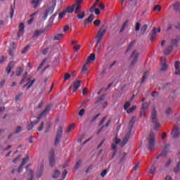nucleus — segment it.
I'll use <instances>...</instances> for the list:
<instances>
[{"label":"nucleus","mask_w":180,"mask_h":180,"mask_svg":"<svg viewBox=\"0 0 180 180\" xmlns=\"http://www.w3.org/2000/svg\"><path fill=\"white\" fill-rule=\"evenodd\" d=\"M151 119H152V123L154 124V128L155 130H158L160 127H161V124L158 123V120L157 119V110L154 108L151 113Z\"/></svg>","instance_id":"2"},{"label":"nucleus","mask_w":180,"mask_h":180,"mask_svg":"<svg viewBox=\"0 0 180 180\" xmlns=\"http://www.w3.org/2000/svg\"><path fill=\"white\" fill-rule=\"evenodd\" d=\"M134 43H136V41H132L129 43L126 53H129V51L131 50V49L133 48V46L134 45Z\"/></svg>","instance_id":"29"},{"label":"nucleus","mask_w":180,"mask_h":180,"mask_svg":"<svg viewBox=\"0 0 180 180\" xmlns=\"http://www.w3.org/2000/svg\"><path fill=\"white\" fill-rule=\"evenodd\" d=\"M171 134L173 139H178L180 135L179 127H175L174 129L172 130Z\"/></svg>","instance_id":"12"},{"label":"nucleus","mask_w":180,"mask_h":180,"mask_svg":"<svg viewBox=\"0 0 180 180\" xmlns=\"http://www.w3.org/2000/svg\"><path fill=\"white\" fill-rule=\"evenodd\" d=\"M61 137H63V127L60 126L58 129L56 138L55 139V146H58L60 141H61Z\"/></svg>","instance_id":"4"},{"label":"nucleus","mask_w":180,"mask_h":180,"mask_svg":"<svg viewBox=\"0 0 180 180\" xmlns=\"http://www.w3.org/2000/svg\"><path fill=\"white\" fill-rule=\"evenodd\" d=\"M13 67H15V62L14 61L10 62L7 68H6V72H7L8 75H9L11 72H12V68H13Z\"/></svg>","instance_id":"14"},{"label":"nucleus","mask_w":180,"mask_h":180,"mask_svg":"<svg viewBox=\"0 0 180 180\" xmlns=\"http://www.w3.org/2000/svg\"><path fill=\"white\" fill-rule=\"evenodd\" d=\"M64 16H65V12H62V13H59V19H63V18H64Z\"/></svg>","instance_id":"64"},{"label":"nucleus","mask_w":180,"mask_h":180,"mask_svg":"<svg viewBox=\"0 0 180 180\" xmlns=\"http://www.w3.org/2000/svg\"><path fill=\"white\" fill-rule=\"evenodd\" d=\"M172 112V109L171 108H167V110H165V114L166 115H169Z\"/></svg>","instance_id":"56"},{"label":"nucleus","mask_w":180,"mask_h":180,"mask_svg":"<svg viewBox=\"0 0 180 180\" xmlns=\"http://www.w3.org/2000/svg\"><path fill=\"white\" fill-rule=\"evenodd\" d=\"M130 105H131V102L127 101L124 105V110H127L130 108Z\"/></svg>","instance_id":"36"},{"label":"nucleus","mask_w":180,"mask_h":180,"mask_svg":"<svg viewBox=\"0 0 180 180\" xmlns=\"http://www.w3.org/2000/svg\"><path fill=\"white\" fill-rule=\"evenodd\" d=\"M150 175H155L157 174V169L155 168V166L152 165L150 169H149V172Z\"/></svg>","instance_id":"20"},{"label":"nucleus","mask_w":180,"mask_h":180,"mask_svg":"<svg viewBox=\"0 0 180 180\" xmlns=\"http://www.w3.org/2000/svg\"><path fill=\"white\" fill-rule=\"evenodd\" d=\"M75 127V125L74 124H71L68 128V130L66 131V133H70V131H71V130H73Z\"/></svg>","instance_id":"51"},{"label":"nucleus","mask_w":180,"mask_h":180,"mask_svg":"<svg viewBox=\"0 0 180 180\" xmlns=\"http://www.w3.org/2000/svg\"><path fill=\"white\" fill-rule=\"evenodd\" d=\"M60 174L61 173L60 172V171L56 170L54 172L53 175L52 176V178H53L54 179H57V178H58V176H60Z\"/></svg>","instance_id":"33"},{"label":"nucleus","mask_w":180,"mask_h":180,"mask_svg":"<svg viewBox=\"0 0 180 180\" xmlns=\"http://www.w3.org/2000/svg\"><path fill=\"white\" fill-rule=\"evenodd\" d=\"M82 11V6H75V13L77 15V13H79Z\"/></svg>","instance_id":"24"},{"label":"nucleus","mask_w":180,"mask_h":180,"mask_svg":"<svg viewBox=\"0 0 180 180\" xmlns=\"http://www.w3.org/2000/svg\"><path fill=\"white\" fill-rule=\"evenodd\" d=\"M49 164L51 167H54V165H56V155L54 150H52L49 155Z\"/></svg>","instance_id":"11"},{"label":"nucleus","mask_w":180,"mask_h":180,"mask_svg":"<svg viewBox=\"0 0 180 180\" xmlns=\"http://www.w3.org/2000/svg\"><path fill=\"white\" fill-rule=\"evenodd\" d=\"M94 26H99V25H101V20H96L94 22Z\"/></svg>","instance_id":"55"},{"label":"nucleus","mask_w":180,"mask_h":180,"mask_svg":"<svg viewBox=\"0 0 180 180\" xmlns=\"http://www.w3.org/2000/svg\"><path fill=\"white\" fill-rule=\"evenodd\" d=\"M139 56H140V53L137 52V51H134L131 55V58H133L132 62H131V65H134L136 63H137V60H139Z\"/></svg>","instance_id":"9"},{"label":"nucleus","mask_w":180,"mask_h":180,"mask_svg":"<svg viewBox=\"0 0 180 180\" xmlns=\"http://www.w3.org/2000/svg\"><path fill=\"white\" fill-rule=\"evenodd\" d=\"M27 77V72H25L23 75L22 79L21 80V82L20 83V85L25 84V81Z\"/></svg>","instance_id":"40"},{"label":"nucleus","mask_w":180,"mask_h":180,"mask_svg":"<svg viewBox=\"0 0 180 180\" xmlns=\"http://www.w3.org/2000/svg\"><path fill=\"white\" fill-rule=\"evenodd\" d=\"M83 1L82 0H76L75 4H74V6H81V4H82Z\"/></svg>","instance_id":"47"},{"label":"nucleus","mask_w":180,"mask_h":180,"mask_svg":"<svg viewBox=\"0 0 180 180\" xmlns=\"http://www.w3.org/2000/svg\"><path fill=\"white\" fill-rule=\"evenodd\" d=\"M77 15V18H78V19H84V18H85V11H82Z\"/></svg>","instance_id":"32"},{"label":"nucleus","mask_w":180,"mask_h":180,"mask_svg":"<svg viewBox=\"0 0 180 180\" xmlns=\"http://www.w3.org/2000/svg\"><path fill=\"white\" fill-rule=\"evenodd\" d=\"M167 59L164 58V60H161V64H160V71L161 72H165L167 70H168V65H167Z\"/></svg>","instance_id":"10"},{"label":"nucleus","mask_w":180,"mask_h":180,"mask_svg":"<svg viewBox=\"0 0 180 180\" xmlns=\"http://www.w3.org/2000/svg\"><path fill=\"white\" fill-rule=\"evenodd\" d=\"M43 175V167H41L40 169H38V171L37 172V177L40 178Z\"/></svg>","instance_id":"31"},{"label":"nucleus","mask_w":180,"mask_h":180,"mask_svg":"<svg viewBox=\"0 0 180 180\" xmlns=\"http://www.w3.org/2000/svg\"><path fill=\"white\" fill-rule=\"evenodd\" d=\"M28 82H30V84H28L27 89H29L32 86V85H33L34 84V82H36V79H34L32 82H30V80H29Z\"/></svg>","instance_id":"50"},{"label":"nucleus","mask_w":180,"mask_h":180,"mask_svg":"<svg viewBox=\"0 0 180 180\" xmlns=\"http://www.w3.org/2000/svg\"><path fill=\"white\" fill-rule=\"evenodd\" d=\"M67 174H68V172L67 171V169H65L62 174V176H63L62 180L65 179V176H67Z\"/></svg>","instance_id":"57"},{"label":"nucleus","mask_w":180,"mask_h":180,"mask_svg":"<svg viewBox=\"0 0 180 180\" xmlns=\"http://www.w3.org/2000/svg\"><path fill=\"white\" fill-rule=\"evenodd\" d=\"M140 27H141V24H140V22H136L135 25V31L139 32V30H140Z\"/></svg>","instance_id":"43"},{"label":"nucleus","mask_w":180,"mask_h":180,"mask_svg":"<svg viewBox=\"0 0 180 180\" xmlns=\"http://www.w3.org/2000/svg\"><path fill=\"white\" fill-rule=\"evenodd\" d=\"M105 99V95H102L98 100L96 101V103H99V102H102Z\"/></svg>","instance_id":"48"},{"label":"nucleus","mask_w":180,"mask_h":180,"mask_svg":"<svg viewBox=\"0 0 180 180\" xmlns=\"http://www.w3.org/2000/svg\"><path fill=\"white\" fill-rule=\"evenodd\" d=\"M41 0H32V4L34 5V9H36L41 5V3L40 2Z\"/></svg>","instance_id":"19"},{"label":"nucleus","mask_w":180,"mask_h":180,"mask_svg":"<svg viewBox=\"0 0 180 180\" xmlns=\"http://www.w3.org/2000/svg\"><path fill=\"white\" fill-rule=\"evenodd\" d=\"M95 8H96V5H93V6H91V8H90L89 11L91 13L95 12Z\"/></svg>","instance_id":"63"},{"label":"nucleus","mask_w":180,"mask_h":180,"mask_svg":"<svg viewBox=\"0 0 180 180\" xmlns=\"http://www.w3.org/2000/svg\"><path fill=\"white\" fill-rule=\"evenodd\" d=\"M94 19H95V15H94V14H91L88 18L84 20V25L86 26L88 23H92Z\"/></svg>","instance_id":"17"},{"label":"nucleus","mask_w":180,"mask_h":180,"mask_svg":"<svg viewBox=\"0 0 180 180\" xmlns=\"http://www.w3.org/2000/svg\"><path fill=\"white\" fill-rule=\"evenodd\" d=\"M146 111H147L146 110L141 109V117H144V116H146Z\"/></svg>","instance_id":"53"},{"label":"nucleus","mask_w":180,"mask_h":180,"mask_svg":"<svg viewBox=\"0 0 180 180\" xmlns=\"http://www.w3.org/2000/svg\"><path fill=\"white\" fill-rule=\"evenodd\" d=\"M108 174V170L104 169V170L101 172V176H102L103 178H105V176H106V174Z\"/></svg>","instance_id":"54"},{"label":"nucleus","mask_w":180,"mask_h":180,"mask_svg":"<svg viewBox=\"0 0 180 180\" xmlns=\"http://www.w3.org/2000/svg\"><path fill=\"white\" fill-rule=\"evenodd\" d=\"M23 33H25V24L20 23L19 25V30L18 34V37H20V36H23Z\"/></svg>","instance_id":"16"},{"label":"nucleus","mask_w":180,"mask_h":180,"mask_svg":"<svg viewBox=\"0 0 180 180\" xmlns=\"http://www.w3.org/2000/svg\"><path fill=\"white\" fill-rule=\"evenodd\" d=\"M72 86L74 88L73 92H77V91H78V89H79V87L81 86V81L76 80L72 83Z\"/></svg>","instance_id":"15"},{"label":"nucleus","mask_w":180,"mask_h":180,"mask_svg":"<svg viewBox=\"0 0 180 180\" xmlns=\"http://www.w3.org/2000/svg\"><path fill=\"white\" fill-rule=\"evenodd\" d=\"M174 46H178L177 39H172L171 45L169 46V47L164 51V53L165 54V56H168V54H169L172 51V47H174Z\"/></svg>","instance_id":"6"},{"label":"nucleus","mask_w":180,"mask_h":180,"mask_svg":"<svg viewBox=\"0 0 180 180\" xmlns=\"http://www.w3.org/2000/svg\"><path fill=\"white\" fill-rule=\"evenodd\" d=\"M51 110V107L50 105H47L44 111L39 115L38 117H37V120L34 122H31L30 124H28L27 129L28 130H32L33 129L34 126H36L39 122H40V119H41V117L46 116L47 113Z\"/></svg>","instance_id":"1"},{"label":"nucleus","mask_w":180,"mask_h":180,"mask_svg":"<svg viewBox=\"0 0 180 180\" xmlns=\"http://www.w3.org/2000/svg\"><path fill=\"white\" fill-rule=\"evenodd\" d=\"M84 114H85V110H84V109H82V110L79 112V116H84Z\"/></svg>","instance_id":"60"},{"label":"nucleus","mask_w":180,"mask_h":180,"mask_svg":"<svg viewBox=\"0 0 180 180\" xmlns=\"http://www.w3.org/2000/svg\"><path fill=\"white\" fill-rule=\"evenodd\" d=\"M157 31L158 33H160L161 32V28L157 29V28H153L151 31L152 34H157Z\"/></svg>","instance_id":"37"},{"label":"nucleus","mask_w":180,"mask_h":180,"mask_svg":"<svg viewBox=\"0 0 180 180\" xmlns=\"http://www.w3.org/2000/svg\"><path fill=\"white\" fill-rule=\"evenodd\" d=\"M148 143L147 146L148 150L149 151H153V148H154L155 146V136L154 134H149V139H148Z\"/></svg>","instance_id":"3"},{"label":"nucleus","mask_w":180,"mask_h":180,"mask_svg":"<svg viewBox=\"0 0 180 180\" xmlns=\"http://www.w3.org/2000/svg\"><path fill=\"white\" fill-rule=\"evenodd\" d=\"M20 131H22V127H20V126L17 127L15 129V134H18L20 133Z\"/></svg>","instance_id":"44"},{"label":"nucleus","mask_w":180,"mask_h":180,"mask_svg":"<svg viewBox=\"0 0 180 180\" xmlns=\"http://www.w3.org/2000/svg\"><path fill=\"white\" fill-rule=\"evenodd\" d=\"M105 33H106V30L100 29L96 36V39H97L96 46L98 44H101V41H102V39H103V36H105Z\"/></svg>","instance_id":"5"},{"label":"nucleus","mask_w":180,"mask_h":180,"mask_svg":"<svg viewBox=\"0 0 180 180\" xmlns=\"http://www.w3.org/2000/svg\"><path fill=\"white\" fill-rule=\"evenodd\" d=\"M30 46H29V45H27V46H25V48H24V49L22 51V54H25V53H27V51H29V48H30Z\"/></svg>","instance_id":"49"},{"label":"nucleus","mask_w":180,"mask_h":180,"mask_svg":"<svg viewBox=\"0 0 180 180\" xmlns=\"http://www.w3.org/2000/svg\"><path fill=\"white\" fill-rule=\"evenodd\" d=\"M136 123V117H133L129 121V126L131 127L130 131H131V129H133V126H134Z\"/></svg>","instance_id":"21"},{"label":"nucleus","mask_w":180,"mask_h":180,"mask_svg":"<svg viewBox=\"0 0 180 180\" xmlns=\"http://www.w3.org/2000/svg\"><path fill=\"white\" fill-rule=\"evenodd\" d=\"M40 34H43V31L37 30L32 37H39Z\"/></svg>","instance_id":"38"},{"label":"nucleus","mask_w":180,"mask_h":180,"mask_svg":"<svg viewBox=\"0 0 180 180\" xmlns=\"http://www.w3.org/2000/svg\"><path fill=\"white\" fill-rule=\"evenodd\" d=\"M127 25H129V20L124 22L121 27V30H120V33H123V32H124V29H126V26H127Z\"/></svg>","instance_id":"23"},{"label":"nucleus","mask_w":180,"mask_h":180,"mask_svg":"<svg viewBox=\"0 0 180 180\" xmlns=\"http://www.w3.org/2000/svg\"><path fill=\"white\" fill-rule=\"evenodd\" d=\"M17 172L18 174H21V172H23V165H20L18 167V169L17 170Z\"/></svg>","instance_id":"52"},{"label":"nucleus","mask_w":180,"mask_h":180,"mask_svg":"<svg viewBox=\"0 0 180 180\" xmlns=\"http://www.w3.org/2000/svg\"><path fill=\"white\" fill-rule=\"evenodd\" d=\"M98 8H100V9L101 11H103V9H105V4H103V3L101 2L100 4L98 5Z\"/></svg>","instance_id":"58"},{"label":"nucleus","mask_w":180,"mask_h":180,"mask_svg":"<svg viewBox=\"0 0 180 180\" xmlns=\"http://www.w3.org/2000/svg\"><path fill=\"white\" fill-rule=\"evenodd\" d=\"M150 106V104H148V103H143L141 107V109L143 110H147V109H148Z\"/></svg>","instance_id":"34"},{"label":"nucleus","mask_w":180,"mask_h":180,"mask_svg":"<svg viewBox=\"0 0 180 180\" xmlns=\"http://www.w3.org/2000/svg\"><path fill=\"white\" fill-rule=\"evenodd\" d=\"M136 105H133L131 108L127 110V113H128V114L133 113V112H134V110L136 109Z\"/></svg>","instance_id":"41"},{"label":"nucleus","mask_w":180,"mask_h":180,"mask_svg":"<svg viewBox=\"0 0 180 180\" xmlns=\"http://www.w3.org/2000/svg\"><path fill=\"white\" fill-rule=\"evenodd\" d=\"M22 74H23V68H18L15 73L16 77H20Z\"/></svg>","instance_id":"25"},{"label":"nucleus","mask_w":180,"mask_h":180,"mask_svg":"<svg viewBox=\"0 0 180 180\" xmlns=\"http://www.w3.org/2000/svg\"><path fill=\"white\" fill-rule=\"evenodd\" d=\"M153 11H155V12H160L161 11V6L160 5H156L154 7Z\"/></svg>","instance_id":"45"},{"label":"nucleus","mask_w":180,"mask_h":180,"mask_svg":"<svg viewBox=\"0 0 180 180\" xmlns=\"http://www.w3.org/2000/svg\"><path fill=\"white\" fill-rule=\"evenodd\" d=\"M30 167V165H28L27 167H25V169L27 173V180H33V175H34V174L33 173V171H32V169H29Z\"/></svg>","instance_id":"13"},{"label":"nucleus","mask_w":180,"mask_h":180,"mask_svg":"<svg viewBox=\"0 0 180 180\" xmlns=\"http://www.w3.org/2000/svg\"><path fill=\"white\" fill-rule=\"evenodd\" d=\"M130 131H129V133L127 134L125 137L123 139V143L124 144H127V141H129V140L130 139Z\"/></svg>","instance_id":"27"},{"label":"nucleus","mask_w":180,"mask_h":180,"mask_svg":"<svg viewBox=\"0 0 180 180\" xmlns=\"http://www.w3.org/2000/svg\"><path fill=\"white\" fill-rule=\"evenodd\" d=\"M148 27V25H144L141 28V34H144Z\"/></svg>","instance_id":"35"},{"label":"nucleus","mask_w":180,"mask_h":180,"mask_svg":"<svg viewBox=\"0 0 180 180\" xmlns=\"http://www.w3.org/2000/svg\"><path fill=\"white\" fill-rule=\"evenodd\" d=\"M151 96H152V98H155V96H158V92H157V91H153V92L151 94Z\"/></svg>","instance_id":"62"},{"label":"nucleus","mask_w":180,"mask_h":180,"mask_svg":"<svg viewBox=\"0 0 180 180\" xmlns=\"http://www.w3.org/2000/svg\"><path fill=\"white\" fill-rule=\"evenodd\" d=\"M13 15H15V1L14 5L11 6L10 10V18L12 19L13 18Z\"/></svg>","instance_id":"22"},{"label":"nucleus","mask_w":180,"mask_h":180,"mask_svg":"<svg viewBox=\"0 0 180 180\" xmlns=\"http://www.w3.org/2000/svg\"><path fill=\"white\" fill-rule=\"evenodd\" d=\"M56 2H54L51 8H48L45 13H44V19H47V16H49V15H51L53 13V12H54V9L56 8Z\"/></svg>","instance_id":"8"},{"label":"nucleus","mask_w":180,"mask_h":180,"mask_svg":"<svg viewBox=\"0 0 180 180\" xmlns=\"http://www.w3.org/2000/svg\"><path fill=\"white\" fill-rule=\"evenodd\" d=\"M95 58H96L95 53H91V54H90V56H89L87 60L90 62L95 61Z\"/></svg>","instance_id":"39"},{"label":"nucleus","mask_w":180,"mask_h":180,"mask_svg":"<svg viewBox=\"0 0 180 180\" xmlns=\"http://www.w3.org/2000/svg\"><path fill=\"white\" fill-rule=\"evenodd\" d=\"M70 78H71V75H70L68 73H65L64 75V80L68 81V79H70Z\"/></svg>","instance_id":"46"},{"label":"nucleus","mask_w":180,"mask_h":180,"mask_svg":"<svg viewBox=\"0 0 180 180\" xmlns=\"http://www.w3.org/2000/svg\"><path fill=\"white\" fill-rule=\"evenodd\" d=\"M169 148H171V146H169V144H166L161 154L157 157V160H160V157H166L167 154L169 153Z\"/></svg>","instance_id":"7"},{"label":"nucleus","mask_w":180,"mask_h":180,"mask_svg":"<svg viewBox=\"0 0 180 180\" xmlns=\"http://www.w3.org/2000/svg\"><path fill=\"white\" fill-rule=\"evenodd\" d=\"M75 9V6H74V4H73V5L67 8V12L68 13H72V12H74Z\"/></svg>","instance_id":"28"},{"label":"nucleus","mask_w":180,"mask_h":180,"mask_svg":"<svg viewBox=\"0 0 180 180\" xmlns=\"http://www.w3.org/2000/svg\"><path fill=\"white\" fill-rule=\"evenodd\" d=\"M64 37V34H57L55 35L53 40H61Z\"/></svg>","instance_id":"30"},{"label":"nucleus","mask_w":180,"mask_h":180,"mask_svg":"<svg viewBox=\"0 0 180 180\" xmlns=\"http://www.w3.org/2000/svg\"><path fill=\"white\" fill-rule=\"evenodd\" d=\"M27 161H29V156H27L25 158L22 159L21 165H25V164H27Z\"/></svg>","instance_id":"42"},{"label":"nucleus","mask_w":180,"mask_h":180,"mask_svg":"<svg viewBox=\"0 0 180 180\" xmlns=\"http://www.w3.org/2000/svg\"><path fill=\"white\" fill-rule=\"evenodd\" d=\"M73 49L75 51H78V50H79V49H81V46L79 45H75L73 46Z\"/></svg>","instance_id":"59"},{"label":"nucleus","mask_w":180,"mask_h":180,"mask_svg":"<svg viewBox=\"0 0 180 180\" xmlns=\"http://www.w3.org/2000/svg\"><path fill=\"white\" fill-rule=\"evenodd\" d=\"M81 167V163L79 162H77L76 165H75V169H78Z\"/></svg>","instance_id":"61"},{"label":"nucleus","mask_w":180,"mask_h":180,"mask_svg":"<svg viewBox=\"0 0 180 180\" xmlns=\"http://www.w3.org/2000/svg\"><path fill=\"white\" fill-rule=\"evenodd\" d=\"M148 77V71H146L143 76L142 80L141 81V84H144L146 82V79H147Z\"/></svg>","instance_id":"26"},{"label":"nucleus","mask_w":180,"mask_h":180,"mask_svg":"<svg viewBox=\"0 0 180 180\" xmlns=\"http://www.w3.org/2000/svg\"><path fill=\"white\" fill-rule=\"evenodd\" d=\"M180 62L176 61L174 64V68L176 70L175 74L176 75H180V67H179Z\"/></svg>","instance_id":"18"}]
</instances>
